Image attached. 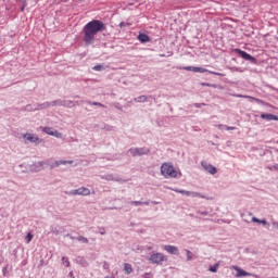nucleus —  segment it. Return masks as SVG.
I'll list each match as a JSON object with an SVG mask.
<instances>
[{"label": "nucleus", "instance_id": "49530a36", "mask_svg": "<svg viewBox=\"0 0 278 278\" xmlns=\"http://www.w3.org/2000/svg\"><path fill=\"white\" fill-rule=\"evenodd\" d=\"M74 103H75V105H81V103H84V101H80V102L79 101H75Z\"/></svg>", "mask_w": 278, "mask_h": 278}, {"label": "nucleus", "instance_id": "4468645a", "mask_svg": "<svg viewBox=\"0 0 278 278\" xmlns=\"http://www.w3.org/2000/svg\"><path fill=\"white\" fill-rule=\"evenodd\" d=\"M195 73H210V75H217L218 77H225V74L210 71L205 67H195Z\"/></svg>", "mask_w": 278, "mask_h": 278}, {"label": "nucleus", "instance_id": "39448f33", "mask_svg": "<svg viewBox=\"0 0 278 278\" xmlns=\"http://www.w3.org/2000/svg\"><path fill=\"white\" fill-rule=\"evenodd\" d=\"M235 53L239 55V58H242V60H245L247 62H250L251 64H257V59L255 56L249 54L247 51H243L241 49H235Z\"/></svg>", "mask_w": 278, "mask_h": 278}, {"label": "nucleus", "instance_id": "37998d69", "mask_svg": "<svg viewBox=\"0 0 278 278\" xmlns=\"http://www.w3.org/2000/svg\"><path fill=\"white\" fill-rule=\"evenodd\" d=\"M271 225L274 229H278V222H273Z\"/></svg>", "mask_w": 278, "mask_h": 278}, {"label": "nucleus", "instance_id": "1a4fd4ad", "mask_svg": "<svg viewBox=\"0 0 278 278\" xmlns=\"http://www.w3.org/2000/svg\"><path fill=\"white\" fill-rule=\"evenodd\" d=\"M201 166L204 168V170H206V173H210V175H216L218 173V169L206 161H202Z\"/></svg>", "mask_w": 278, "mask_h": 278}, {"label": "nucleus", "instance_id": "f3484780", "mask_svg": "<svg viewBox=\"0 0 278 278\" xmlns=\"http://www.w3.org/2000/svg\"><path fill=\"white\" fill-rule=\"evenodd\" d=\"M137 40H139V42H141L142 45H147V42H149L151 40V37H149V35H147L144 33H140L137 36Z\"/></svg>", "mask_w": 278, "mask_h": 278}, {"label": "nucleus", "instance_id": "c85d7f7f", "mask_svg": "<svg viewBox=\"0 0 278 278\" xmlns=\"http://www.w3.org/2000/svg\"><path fill=\"white\" fill-rule=\"evenodd\" d=\"M31 240H34V235H31V232H28L26 235V242H27V244H29V242H31Z\"/></svg>", "mask_w": 278, "mask_h": 278}, {"label": "nucleus", "instance_id": "bb28decb", "mask_svg": "<svg viewBox=\"0 0 278 278\" xmlns=\"http://www.w3.org/2000/svg\"><path fill=\"white\" fill-rule=\"evenodd\" d=\"M76 240H78V242H83L84 244H88V238L84 236L76 237Z\"/></svg>", "mask_w": 278, "mask_h": 278}, {"label": "nucleus", "instance_id": "5701e85b", "mask_svg": "<svg viewBox=\"0 0 278 278\" xmlns=\"http://www.w3.org/2000/svg\"><path fill=\"white\" fill-rule=\"evenodd\" d=\"M252 223H258L260 225H264V227L268 225V222L266 219H260L257 217H252Z\"/></svg>", "mask_w": 278, "mask_h": 278}, {"label": "nucleus", "instance_id": "9d476101", "mask_svg": "<svg viewBox=\"0 0 278 278\" xmlns=\"http://www.w3.org/2000/svg\"><path fill=\"white\" fill-rule=\"evenodd\" d=\"M175 192H178L179 194H185L186 197H192L193 199L197 197H200V199H205V195L201 194L200 192L186 191L179 189H176Z\"/></svg>", "mask_w": 278, "mask_h": 278}, {"label": "nucleus", "instance_id": "58836bf2", "mask_svg": "<svg viewBox=\"0 0 278 278\" xmlns=\"http://www.w3.org/2000/svg\"><path fill=\"white\" fill-rule=\"evenodd\" d=\"M65 238H70V240H77V237H73L71 233H66Z\"/></svg>", "mask_w": 278, "mask_h": 278}, {"label": "nucleus", "instance_id": "c03bdc74", "mask_svg": "<svg viewBox=\"0 0 278 278\" xmlns=\"http://www.w3.org/2000/svg\"><path fill=\"white\" fill-rule=\"evenodd\" d=\"M218 129H226L227 125L219 124L217 125Z\"/></svg>", "mask_w": 278, "mask_h": 278}, {"label": "nucleus", "instance_id": "6e6552de", "mask_svg": "<svg viewBox=\"0 0 278 278\" xmlns=\"http://www.w3.org/2000/svg\"><path fill=\"white\" fill-rule=\"evenodd\" d=\"M22 138H24L25 140H28V142H33L34 144H40V142H42V139H40L35 134L26 132V134L22 135Z\"/></svg>", "mask_w": 278, "mask_h": 278}, {"label": "nucleus", "instance_id": "4c0bfd02", "mask_svg": "<svg viewBox=\"0 0 278 278\" xmlns=\"http://www.w3.org/2000/svg\"><path fill=\"white\" fill-rule=\"evenodd\" d=\"M102 68H103V65H100V64L93 66V71H101Z\"/></svg>", "mask_w": 278, "mask_h": 278}, {"label": "nucleus", "instance_id": "7ed1b4c3", "mask_svg": "<svg viewBox=\"0 0 278 278\" xmlns=\"http://www.w3.org/2000/svg\"><path fill=\"white\" fill-rule=\"evenodd\" d=\"M45 166H49L50 170H53V168H58V166L66 165V164H73V161H54L53 159H47L43 161Z\"/></svg>", "mask_w": 278, "mask_h": 278}, {"label": "nucleus", "instance_id": "f704fd0d", "mask_svg": "<svg viewBox=\"0 0 278 278\" xmlns=\"http://www.w3.org/2000/svg\"><path fill=\"white\" fill-rule=\"evenodd\" d=\"M113 106H115L116 110H119V112H123V106H121V103L115 102L113 103Z\"/></svg>", "mask_w": 278, "mask_h": 278}, {"label": "nucleus", "instance_id": "412c9836", "mask_svg": "<svg viewBox=\"0 0 278 278\" xmlns=\"http://www.w3.org/2000/svg\"><path fill=\"white\" fill-rule=\"evenodd\" d=\"M50 108L49 102H43L41 104H37V108L34 109V111L36 112L37 110H47Z\"/></svg>", "mask_w": 278, "mask_h": 278}, {"label": "nucleus", "instance_id": "f257e3e1", "mask_svg": "<svg viewBox=\"0 0 278 278\" xmlns=\"http://www.w3.org/2000/svg\"><path fill=\"white\" fill-rule=\"evenodd\" d=\"M106 26L101 20H92L88 22L83 28V41L86 47H90L92 42H94V36L97 34H101V31H105Z\"/></svg>", "mask_w": 278, "mask_h": 278}, {"label": "nucleus", "instance_id": "ddd939ff", "mask_svg": "<svg viewBox=\"0 0 278 278\" xmlns=\"http://www.w3.org/2000/svg\"><path fill=\"white\" fill-rule=\"evenodd\" d=\"M101 179H105L106 181H117L119 184L125 182V180H123L118 176H114V174H109V175L101 176Z\"/></svg>", "mask_w": 278, "mask_h": 278}, {"label": "nucleus", "instance_id": "f03ea898", "mask_svg": "<svg viewBox=\"0 0 278 278\" xmlns=\"http://www.w3.org/2000/svg\"><path fill=\"white\" fill-rule=\"evenodd\" d=\"M161 175L163 177H177V170H175V167L170 163H163L161 165Z\"/></svg>", "mask_w": 278, "mask_h": 278}, {"label": "nucleus", "instance_id": "423d86ee", "mask_svg": "<svg viewBox=\"0 0 278 278\" xmlns=\"http://www.w3.org/2000/svg\"><path fill=\"white\" fill-rule=\"evenodd\" d=\"M128 153H130L132 157H136V155H149L150 150L148 148H130Z\"/></svg>", "mask_w": 278, "mask_h": 278}, {"label": "nucleus", "instance_id": "8fccbe9b", "mask_svg": "<svg viewBox=\"0 0 278 278\" xmlns=\"http://www.w3.org/2000/svg\"><path fill=\"white\" fill-rule=\"evenodd\" d=\"M236 97H238L239 99L244 98V96H242V94H237Z\"/></svg>", "mask_w": 278, "mask_h": 278}, {"label": "nucleus", "instance_id": "aec40b11", "mask_svg": "<svg viewBox=\"0 0 278 278\" xmlns=\"http://www.w3.org/2000/svg\"><path fill=\"white\" fill-rule=\"evenodd\" d=\"M261 118H263V121H278V116L270 113L261 114Z\"/></svg>", "mask_w": 278, "mask_h": 278}, {"label": "nucleus", "instance_id": "e433bc0d", "mask_svg": "<svg viewBox=\"0 0 278 278\" xmlns=\"http://www.w3.org/2000/svg\"><path fill=\"white\" fill-rule=\"evenodd\" d=\"M198 214H201V216H208L210 212H207V211H198Z\"/></svg>", "mask_w": 278, "mask_h": 278}, {"label": "nucleus", "instance_id": "a211bd4d", "mask_svg": "<svg viewBox=\"0 0 278 278\" xmlns=\"http://www.w3.org/2000/svg\"><path fill=\"white\" fill-rule=\"evenodd\" d=\"M164 250L170 255H178L179 253V249L175 245H165Z\"/></svg>", "mask_w": 278, "mask_h": 278}, {"label": "nucleus", "instance_id": "de8ad7c7", "mask_svg": "<svg viewBox=\"0 0 278 278\" xmlns=\"http://www.w3.org/2000/svg\"><path fill=\"white\" fill-rule=\"evenodd\" d=\"M151 201H144L142 202V205H150Z\"/></svg>", "mask_w": 278, "mask_h": 278}, {"label": "nucleus", "instance_id": "dca6fc26", "mask_svg": "<svg viewBox=\"0 0 278 278\" xmlns=\"http://www.w3.org/2000/svg\"><path fill=\"white\" fill-rule=\"evenodd\" d=\"M232 269L236 270L237 275L236 277L240 278V277H251V274L248 273L247 270L238 267V266H232Z\"/></svg>", "mask_w": 278, "mask_h": 278}, {"label": "nucleus", "instance_id": "cd10ccee", "mask_svg": "<svg viewBox=\"0 0 278 278\" xmlns=\"http://www.w3.org/2000/svg\"><path fill=\"white\" fill-rule=\"evenodd\" d=\"M62 262H63V265L66 266L67 268H68V266H71V262H68V257L63 256Z\"/></svg>", "mask_w": 278, "mask_h": 278}, {"label": "nucleus", "instance_id": "2f4dec72", "mask_svg": "<svg viewBox=\"0 0 278 278\" xmlns=\"http://www.w3.org/2000/svg\"><path fill=\"white\" fill-rule=\"evenodd\" d=\"M187 253V262H192V253L190 252V250H186Z\"/></svg>", "mask_w": 278, "mask_h": 278}, {"label": "nucleus", "instance_id": "ea45409f", "mask_svg": "<svg viewBox=\"0 0 278 278\" xmlns=\"http://www.w3.org/2000/svg\"><path fill=\"white\" fill-rule=\"evenodd\" d=\"M236 127L233 126H226V131H233Z\"/></svg>", "mask_w": 278, "mask_h": 278}, {"label": "nucleus", "instance_id": "7c9ffc66", "mask_svg": "<svg viewBox=\"0 0 278 278\" xmlns=\"http://www.w3.org/2000/svg\"><path fill=\"white\" fill-rule=\"evenodd\" d=\"M49 105H50V108H51V106H52V108H55V106L60 105V99H59V100H54V101H52V102H49Z\"/></svg>", "mask_w": 278, "mask_h": 278}, {"label": "nucleus", "instance_id": "2eb2a0df", "mask_svg": "<svg viewBox=\"0 0 278 278\" xmlns=\"http://www.w3.org/2000/svg\"><path fill=\"white\" fill-rule=\"evenodd\" d=\"M59 106L60 108H68V109L75 108V101L59 99Z\"/></svg>", "mask_w": 278, "mask_h": 278}, {"label": "nucleus", "instance_id": "6ab92c4d", "mask_svg": "<svg viewBox=\"0 0 278 278\" xmlns=\"http://www.w3.org/2000/svg\"><path fill=\"white\" fill-rule=\"evenodd\" d=\"M149 99H153V96H139L134 98L135 103H147Z\"/></svg>", "mask_w": 278, "mask_h": 278}, {"label": "nucleus", "instance_id": "a19ab883", "mask_svg": "<svg viewBox=\"0 0 278 278\" xmlns=\"http://www.w3.org/2000/svg\"><path fill=\"white\" fill-rule=\"evenodd\" d=\"M205 106V103H194V108H203Z\"/></svg>", "mask_w": 278, "mask_h": 278}, {"label": "nucleus", "instance_id": "3c124183", "mask_svg": "<svg viewBox=\"0 0 278 278\" xmlns=\"http://www.w3.org/2000/svg\"><path fill=\"white\" fill-rule=\"evenodd\" d=\"M21 10H22V12H23V10H25V5H24V7H22V9H21Z\"/></svg>", "mask_w": 278, "mask_h": 278}, {"label": "nucleus", "instance_id": "09e8293b", "mask_svg": "<svg viewBox=\"0 0 278 278\" xmlns=\"http://www.w3.org/2000/svg\"><path fill=\"white\" fill-rule=\"evenodd\" d=\"M151 203H152L153 205H160V202H157V201H151Z\"/></svg>", "mask_w": 278, "mask_h": 278}, {"label": "nucleus", "instance_id": "72a5a7b5", "mask_svg": "<svg viewBox=\"0 0 278 278\" xmlns=\"http://www.w3.org/2000/svg\"><path fill=\"white\" fill-rule=\"evenodd\" d=\"M131 24L130 23H127V22H122L119 23V27L121 29H124V27H129Z\"/></svg>", "mask_w": 278, "mask_h": 278}, {"label": "nucleus", "instance_id": "473e14b6", "mask_svg": "<svg viewBox=\"0 0 278 278\" xmlns=\"http://www.w3.org/2000/svg\"><path fill=\"white\" fill-rule=\"evenodd\" d=\"M8 268H9V265H7V266H4V267L2 268V275H3L4 277H8V275H9Z\"/></svg>", "mask_w": 278, "mask_h": 278}, {"label": "nucleus", "instance_id": "393cba45", "mask_svg": "<svg viewBox=\"0 0 278 278\" xmlns=\"http://www.w3.org/2000/svg\"><path fill=\"white\" fill-rule=\"evenodd\" d=\"M88 105H97L98 108H105V104H102L101 102H92V101H85Z\"/></svg>", "mask_w": 278, "mask_h": 278}, {"label": "nucleus", "instance_id": "f8f14e48", "mask_svg": "<svg viewBox=\"0 0 278 278\" xmlns=\"http://www.w3.org/2000/svg\"><path fill=\"white\" fill-rule=\"evenodd\" d=\"M43 132L48 134V136H53L54 138H62V134L51 127H45Z\"/></svg>", "mask_w": 278, "mask_h": 278}, {"label": "nucleus", "instance_id": "c9c22d12", "mask_svg": "<svg viewBox=\"0 0 278 278\" xmlns=\"http://www.w3.org/2000/svg\"><path fill=\"white\" fill-rule=\"evenodd\" d=\"M130 205H142V201H130Z\"/></svg>", "mask_w": 278, "mask_h": 278}, {"label": "nucleus", "instance_id": "79ce46f5", "mask_svg": "<svg viewBox=\"0 0 278 278\" xmlns=\"http://www.w3.org/2000/svg\"><path fill=\"white\" fill-rule=\"evenodd\" d=\"M269 170H278V164L277 165H273L271 167H269Z\"/></svg>", "mask_w": 278, "mask_h": 278}, {"label": "nucleus", "instance_id": "4be33fe9", "mask_svg": "<svg viewBox=\"0 0 278 278\" xmlns=\"http://www.w3.org/2000/svg\"><path fill=\"white\" fill-rule=\"evenodd\" d=\"M124 270H125L126 275H131V273H134V268L131 267V264H129V263L124 264Z\"/></svg>", "mask_w": 278, "mask_h": 278}, {"label": "nucleus", "instance_id": "9b49d317", "mask_svg": "<svg viewBox=\"0 0 278 278\" xmlns=\"http://www.w3.org/2000/svg\"><path fill=\"white\" fill-rule=\"evenodd\" d=\"M30 173H40V170H45V161H39L29 166Z\"/></svg>", "mask_w": 278, "mask_h": 278}, {"label": "nucleus", "instance_id": "a18cd8bd", "mask_svg": "<svg viewBox=\"0 0 278 278\" xmlns=\"http://www.w3.org/2000/svg\"><path fill=\"white\" fill-rule=\"evenodd\" d=\"M100 235L105 236V228H100Z\"/></svg>", "mask_w": 278, "mask_h": 278}, {"label": "nucleus", "instance_id": "c756f323", "mask_svg": "<svg viewBox=\"0 0 278 278\" xmlns=\"http://www.w3.org/2000/svg\"><path fill=\"white\" fill-rule=\"evenodd\" d=\"M201 86H207L208 88H218L216 84L202 83Z\"/></svg>", "mask_w": 278, "mask_h": 278}, {"label": "nucleus", "instance_id": "20e7f679", "mask_svg": "<svg viewBox=\"0 0 278 278\" xmlns=\"http://www.w3.org/2000/svg\"><path fill=\"white\" fill-rule=\"evenodd\" d=\"M65 194H67L68 197H90V189L86 188V187H80L78 189H74L71 191H65Z\"/></svg>", "mask_w": 278, "mask_h": 278}, {"label": "nucleus", "instance_id": "0eeeda50", "mask_svg": "<svg viewBox=\"0 0 278 278\" xmlns=\"http://www.w3.org/2000/svg\"><path fill=\"white\" fill-rule=\"evenodd\" d=\"M151 264H162L164 260H166V256H164L163 253L156 252L150 255L148 258Z\"/></svg>", "mask_w": 278, "mask_h": 278}, {"label": "nucleus", "instance_id": "b1692460", "mask_svg": "<svg viewBox=\"0 0 278 278\" xmlns=\"http://www.w3.org/2000/svg\"><path fill=\"white\" fill-rule=\"evenodd\" d=\"M178 71H192V73H197V66H180V67H177Z\"/></svg>", "mask_w": 278, "mask_h": 278}, {"label": "nucleus", "instance_id": "a878e982", "mask_svg": "<svg viewBox=\"0 0 278 278\" xmlns=\"http://www.w3.org/2000/svg\"><path fill=\"white\" fill-rule=\"evenodd\" d=\"M220 267V263H216L215 265L208 268L210 273H218V268Z\"/></svg>", "mask_w": 278, "mask_h": 278}]
</instances>
